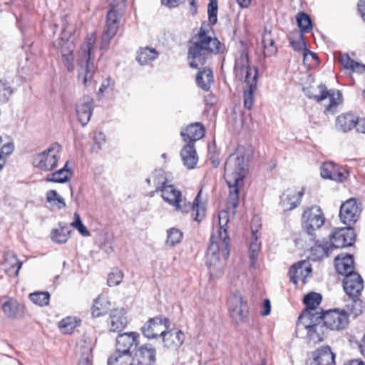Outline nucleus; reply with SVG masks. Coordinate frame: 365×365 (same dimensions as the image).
Instances as JSON below:
<instances>
[{
    "mask_svg": "<svg viewBox=\"0 0 365 365\" xmlns=\"http://www.w3.org/2000/svg\"><path fill=\"white\" fill-rule=\"evenodd\" d=\"M225 47L215 36L209 25L201 26L190 41L187 52V61L192 68L203 66L212 55L221 53Z\"/></svg>",
    "mask_w": 365,
    "mask_h": 365,
    "instance_id": "f257e3e1",
    "label": "nucleus"
},
{
    "mask_svg": "<svg viewBox=\"0 0 365 365\" xmlns=\"http://www.w3.org/2000/svg\"><path fill=\"white\" fill-rule=\"evenodd\" d=\"M246 173L245 155L238 149L229 156L225 164V178L230 188L227 205L228 209H232L233 214L239 205V187L243 183Z\"/></svg>",
    "mask_w": 365,
    "mask_h": 365,
    "instance_id": "f03ea898",
    "label": "nucleus"
},
{
    "mask_svg": "<svg viewBox=\"0 0 365 365\" xmlns=\"http://www.w3.org/2000/svg\"><path fill=\"white\" fill-rule=\"evenodd\" d=\"M158 192H160L163 200L174 207L177 211L182 213L191 212V216L194 220L200 222L205 216V207L200 203L201 190L197 193L192 203L183 198L180 190L176 189L173 185L163 186Z\"/></svg>",
    "mask_w": 365,
    "mask_h": 365,
    "instance_id": "7ed1b4c3",
    "label": "nucleus"
},
{
    "mask_svg": "<svg viewBox=\"0 0 365 365\" xmlns=\"http://www.w3.org/2000/svg\"><path fill=\"white\" fill-rule=\"evenodd\" d=\"M230 255V240L212 235L206 253V264L212 277H220Z\"/></svg>",
    "mask_w": 365,
    "mask_h": 365,
    "instance_id": "20e7f679",
    "label": "nucleus"
},
{
    "mask_svg": "<svg viewBox=\"0 0 365 365\" xmlns=\"http://www.w3.org/2000/svg\"><path fill=\"white\" fill-rule=\"evenodd\" d=\"M96 40L94 34L87 36L78 51V78L85 86L91 84L96 72V66L92 56Z\"/></svg>",
    "mask_w": 365,
    "mask_h": 365,
    "instance_id": "39448f33",
    "label": "nucleus"
},
{
    "mask_svg": "<svg viewBox=\"0 0 365 365\" xmlns=\"http://www.w3.org/2000/svg\"><path fill=\"white\" fill-rule=\"evenodd\" d=\"M306 314L298 317L295 330L297 336L314 344L322 342L326 336L327 329L321 319V316L308 319Z\"/></svg>",
    "mask_w": 365,
    "mask_h": 365,
    "instance_id": "423d86ee",
    "label": "nucleus"
},
{
    "mask_svg": "<svg viewBox=\"0 0 365 365\" xmlns=\"http://www.w3.org/2000/svg\"><path fill=\"white\" fill-rule=\"evenodd\" d=\"M125 9L124 0H115L110 4L107 12L105 29L101 38L100 48L108 47L111 39L115 36L119 28V21L122 18Z\"/></svg>",
    "mask_w": 365,
    "mask_h": 365,
    "instance_id": "0eeeda50",
    "label": "nucleus"
},
{
    "mask_svg": "<svg viewBox=\"0 0 365 365\" xmlns=\"http://www.w3.org/2000/svg\"><path fill=\"white\" fill-rule=\"evenodd\" d=\"M247 55L242 56L236 61L235 69L236 72H240L241 75L245 74V82L248 89L244 91V106L250 110L254 103V92L257 89L258 70L256 67H251L248 64Z\"/></svg>",
    "mask_w": 365,
    "mask_h": 365,
    "instance_id": "6e6552de",
    "label": "nucleus"
},
{
    "mask_svg": "<svg viewBox=\"0 0 365 365\" xmlns=\"http://www.w3.org/2000/svg\"><path fill=\"white\" fill-rule=\"evenodd\" d=\"M324 223L325 217L320 207L314 205L304 210L302 215V226L303 230L310 236V240H315L316 231Z\"/></svg>",
    "mask_w": 365,
    "mask_h": 365,
    "instance_id": "1a4fd4ad",
    "label": "nucleus"
},
{
    "mask_svg": "<svg viewBox=\"0 0 365 365\" xmlns=\"http://www.w3.org/2000/svg\"><path fill=\"white\" fill-rule=\"evenodd\" d=\"M61 152V145L52 143L46 150L34 155L32 164L41 170L51 171L57 166Z\"/></svg>",
    "mask_w": 365,
    "mask_h": 365,
    "instance_id": "9d476101",
    "label": "nucleus"
},
{
    "mask_svg": "<svg viewBox=\"0 0 365 365\" xmlns=\"http://www.w3.org/2000/svg\"><path fill=\"white\" fill-rule=\"evenodd\" d=\"M228 309L232 321L239 324L246 322L248 319L249 308L239 292H233L228 299Z\"/></svg>",
    "mask_w": 365,
    "mask_h": 365,
    "instance_id": "9b49d317",
    "label": "nucleus"
},
{
    "mask_svg": "<svg viewBox=\"0 0 365 365\" xmlns=\"http://www.w3.org/2000/svg\"><path fill=\"white\" fill-rule=\"evenodd\" d=\"M319 93L315 95H309L310 98L321 102L329 98V103L326 107L324 112L326 113H334L339 105L342 103V96L339 91L327 90V86L324 83H321L317 86Z\"/></svg>",
    "mask_w": 365,
    "mask_h": 365,
    "instance_id": "f8f14e48",
    "label": "nucleus"
},
{
    "mask_svg": "<svg viewBox=\"0 0 365 365\" xmlns=\"http://www.w3.org/2000/svg\"><path fill=\"white\" fill-rule=\"evenodd\" d=\"M170 324L168 318L158 316L150 319L141 328L143 336L148 339H155L162 336L164 331L170 328Z\"/></svg>",
    "mask_w": 365,
    "mask_h": 365,
    "instance_id": "ddd939ff",
    "label": "nucleus"
},
{
    "mask_svg": "<svg viewBox=\"0 0 365 365\" xmlns=\"http://www.w3.org/2000/svg\"><path fill=\"white\" fill-rule=\"evenodd\" d=\"M321 319L327 329L341 330L349 324V316L344 311L331 309L322 313Z\"/></svg>",
    "mask_w": 365,
    "mask_h": 365,
    "instance_id": "4468645a",
    "label": "nucleus"
},
{
    "mask_svg": "<svg viewBox=\"0 0 365 365\" xmlns=\"http://www.w3.org/2000/svg\"><path fill=\"white\" fill-rule=\"evenodd\" d=\"M356 235L351 226L334 229L330 235L331 245L335 248L351 246L355 242Z\"/></svg>",
    "mask_w": 365,
    "mask_h": 365,
    "instance_id": "2eb2a0df",
    "label": "nucleus"
},
{
    "mask_svg": "<svg viewBox=\"0 0 365 365\" xmlns=\"http://www.w3.org/2000/svg\"><path fill=\"white\" fill-rule=\"evenodd\" d=\"M53 47L59 51L61 54L62 62L68 72L74 70L73 51L75 46L72 41L61 38L53 43Z\"/></svg>",
    "mask_w": 365,
    "mask_h": 365,
    "instance_id": "dca6fc26",
    "label": "nucleus"
},
{
    "mask_svg": "<svg viewBox=\"0 0 365 365\" xmlns=\"http://www.w3.org/2000/svg\"><path fill=\"white\" fill-rule=\"evenodd\" d=\"M321 176L337 182H344L349 175V172L344 168L329 161L324 163L321 168Z\"/></svg>",
    "mask_w": 365,
    "mask_h": 365,
    "instance_id": "f3484780",
    "label": "nucleus"
},
{
    "mask_svg": "<svg viewBox=\"0 0 365 365\" xmlns=\"http://www.w3.org/2000/svg\"><path fill=\"white\" fill-rule=\"evenodd\" d=\"M360 213L361 210L356 200L351 198L341 205L339 217L344 224L351 226L358 221Z\"/></svg>",
    "mask_w": 365,
    "mask_h": 365,
    "instance_id": "a211bd4d",
    "label": "nucleus"
},
{
    "mask_svg": "<svg viewBox=\"0 0 365 365\" xmlns=\"http://www.w3.org/2000/svg\"><path fill=\"white\" fill-rule=\"evenodd\" d=\"M140 334L137 332H125L116 338L115 350L133 355L139 344Z\"/></svg>",
    "mask_w": 365,
    "mask_h": 365,
    "instance_id": "6ab92c4d",
    "label": "nucleus"
},
{
    "mask_svg": "<svg viewBox=\"0 0 365 365\" xmlns=\"http://www.w3.org/2000/svg\"><path fill=\"white\" fill-rule=\"evenodd\" d=\"M133 365H154L156 361V351L151 344L140 346L133 355Z\"/></svg>",
    "mask_w": 365,
    "mask_h": 365,
    "instance_id": "aec40b11",
    "label": "nucleus"
},
{
    "mask_svg": "<svg viewBox=\"0 0 365 365\" xmlns=\"http://www.w3.org/2000/svg\"><path fill=\"white\" fill-rule=\"evenodd\" d=\"M312 272V265L309 261H299L293 264L289 270L290 281L294 284H297L299 281L306 284L307 279L311 277Z\"/></svg>",
    "mask_w": 365,
    "mask_h": 365,
    "instance_id": "412c9836",
    "label": "nucleus"
},
{
    "mask_svg": "<svg viewBox=\"0 0 365 365\" xmlns=\"http://www.w3.org/2000/svg\"><path fill=\"white\" fill-rule=\"evenodd\" d=\"M303 195V189L297 190L289 188L280 196L279 206L284 212L292 210L301 203Z\"/></svg>",
    "mask_w": 365,
    "mask_h": 365,
    "instance_id": "4be33fe9",
    "label": "nucleus"
},
{
    "mask_svg": "<svg viewBox=\"0 0 365 365\" xmlns=\"http://www.w3.org/2000/svg\"><path fill=\"white\" fill-rule=\"evenodd\" d=\"M322 295L317 292H310L304 297L303 302L306 305V309L302 312L299 317H302L307 314L308 319L321 316L323 313L322 309L318 310V307L322 302Z\"/></svg>",
    "mask_w": 365,
    "mask_h": 365,
    "instance_id": "5701e85b",
    "label": "nucleus"
},
{
    "mask_svg": "<svg viewBox=\"0 0 365 365\" xmlns=\"http://www.w3.org/2000/svg\"><path fill=\"white\" fill-rule=\"evenodd\" d=\"M93 98L89 96H84L81 98L76 105V111L80 123L85 126L91 120L93 113Z\"/></svg>",
    "mask_w": 365,
    "mask_h": 365,
    "instance_id": "b1692460",
    "label": "nucleus"
},
{
    "mask_svg": "<svg viewBox=\"0 0 365 365\" xmlns=\"http://www.w3.org/2000/svg\"><path fill=\"white\" fill-rule=\"evenodd\" d=\"M344 289L351 298L359 297L364 289V281L357 272L346 274L343 281Z\"/></svg>",
    "mask_w": 365,
    "mask_h": 365,
    "instance_id": "393cba45",
    "label": "nucleus"
},
{
    "mask_svg": "<svg viewBox=\"0 0 365 365\" xmlns=\"http://www.w3.org/2000/svg\"><path fill=\"white\" fill-rule=\"evenodd\" d=\"M360 123L359 118L352 112L343 113L337 116L335 121V128L337 131L347 133L358 126Z\"/></svg>",
    "mask_w": 365,
    "mask_h": 365,
    "instance_id": "a878e982",
    "label": "nucleus"
},
{
    "mask_svg": "<svg viewBox=\"0 0 365 365\" xmlns=\"http://www.w3.org/2000/svg\"><path fill=\"white\" fill-rule=\"evenodd\" d=\"M161 337L163 346L173 350L178 349L185 340L184 333L178 329L165 330Z\"/></svg>",
    "mask_w": 365,
    "mask_h": 365,
    "instance_id": "bb28decb",
    "label": "nucleus"
},
{
    "mask_svg": "<svg viewBox=\"0 0 365 365\" xmlns=\"http://www.w3.org/2000/svg\"><path fill=\"white\" fill-rule=\"evenodd\" d=\"M205 130L204 126L200 123H192L180 133L183 140L188 143L195 142L204 137Z\"/></svg>",
    "mask_w": 365,
    "mask_h": 365,
    "instance_id": "cd10ccee",
    "label": "nucleus"
},
{
    "mask_svg": "<svg viewBox=\"0 0 365 365\" xmlns=\"http://www.w3.org/2000/svg\"><path fill=\"white\" fill-rule=\"evenodd\" d=\"M127 317L123 309H114L110 314V331L119 332L123 330L127 325Z\"/></svg>",
    "mask_w": 365,
    "mask_h": 365,
    "instance_id": "c85d7f7f",
    "label": "nucleus"
},
{
    "mask_svg": "<svg viewBox=\"0 0 365 365\" xmlns=\"http://www.w3.org/2000/svg\"><path fill=\"white\" fill-rule=\"evenodd\" d=\"M314 361L316 365H334L335 354L331 351L329 346H322L317 349L313 354Z\"/></svg>",
    "mask_w": 365,
    "mask_h": 365,
    "instance_id": "c756f323",
    "label": "nucleus"
},
{
    "mask_svg": "<svg viewBox=\"0 0 365 365\" xmlns=\"http://www.w3.org/2000/svg\"><path fill=\"white\" fill-rule=\"evenodd\" d=\"M335 267L339 274L346 276L355 273L354 272V258L351 255H339L334 259Z\"/></svg>",
    "mask_w": 365,
    "mask_h": 365,
    "instance_id": "7c9ffc66",
    "label": "nucleus"
},
{
    "mask_svg": "<svg viewBox=\"0 0 365 365\" xmlns=\"http://www.w3.org/2000/svg\"><path fill=\"white\" fill-rule=\"evenodd\" d=\"M180 156L183 165L188 169H192L198 161V156L194 143H187L181 150Z\"/></svg>",
    "mask_w": 365,
    "mask_h": 365,
    "instance_id": "2f4dec72",
    "label": "nucleus"
},
{
    "mask_svg": "<svg viewBox=\"0 0 365 365\" xmlns=\"http://www.w3.org/2000/svg\"><path fill=\"white\" fill-rule=\"evenodd\" d=\"M333 249L332 245L327 241H316L311 248V255L314 261L320 260L324 257H328Z\"/></svg>",
    "mask_w": 365,
    "mask_h": 365,
    "instance_id": "473e14b6",
    "label": "nucleus"
},
{
    "mask_svg": "<svg viewBox=\"0 0 365 365\" xmlns=\"http://www.w3.org/2000/svg\"><path fill=\"white\" fill-rule=\"evenodd\" d=\"M213 82V73L210 68H204L200 71L196 76L197 86L204 91H208Z\"/></svg>",
    "mask_w": 365,
    "mask_h": 365,
    "instance_id": "72a5a7b5",
    "label": "nucleus"
},
{
    "mask_svg": "<svg viewBox=\"0 0 365 365\" xmlns=\"http://www.w3.org/2000/svg\"><path fill=\"white\" fill-rule=\"evenodd\" d=\"M107 365H133V355L115 350L108 358Z\"/></svg>",
    "mask_w": 365,
    "mask_h": 365,
    "instance_id": "f704fd0d",
    "label": "nucleus"
},
{
    "mask_svg": "<svg viewBox=\"0 0 365 365\" xmlns=\"http://www.w3.org/2000/svg\"><path fill=\"white\" fill-rule=\"evenodd\" d=\"M158 52L149 47L140 48L137 52L136 60L140 65H148L157 58Z\"/></svg>",
    "mask_w": 365,
    "mask_h": 365,
    "instance_id": "c9c22d12",
    "label": "nucleus"
},
{
    "mask_svg": "<svg viewBox=\"0 0 365 365\" xmlns=\"http://www.w3.org/2000/svg\"><path fill=\"white\" fill-rule=\"evenodd\" d=\"M259 236L251 237V242L249 248L250 266L252 268H256L257 265L258 255L261 249V242L259 240Z\"/></svg>",
    "mask_w": 365,
    "mask_h": 365,
    "instance_id": "e433bc0d",
    "label": "nucleus"
},
{
    "mask_svg": "<svg viewBox=\"0 0 365 365\" xmlns=\"http://www.w3.org/2000/svg\"><path fill=\"white\" fill-rule=\"evenodd\" d=\"M68 164V162L67 161L62 168L52 173L51 177L48 178L46 180L58 183L68 181L72 176V172L70 169L67 168Z\"/></svg>",
    "mask_w": 365,
    "mask_h": 365,
    "instance_id": "4c0bfd02",
    "label": "nucleus"
},
{
    "mask_svg": "<svg viewBox=\"0 0 365 365\" xmlns=\"http://www.w3.org/2000/svg\"><path fill=\"white\" fill-rule=\"evenodd\" d=\"M110 304L107 299L103 296H98L95 299L92 308V314L94 317H98L105 314L109 309Z\"/></svg>",
    "mask_w": 365,
    "mask_h": 365,
    "instance_id": "58836bf2",
    "label": "nucleus"
},
{
    "mask_svg": "<svg viewBox=\"0 0 365 365\" xmlns=\"http://www.w3.org/2000/svg\"><path fill=\"white\" fill-rule=\"evenodd\" d=\"M19 304L14 298H9L2 304V310L8 318L14 319L19 312Z\"/></svg>",
    "mask_w": 365,
    "mask_h": 365,
    "instance_id": "ea45409f",
    "label": "nucleus"
},
{
    "mask_svg": "<svg viewBox=\"0 0 365 365\" xmlns=\"http://www.w3.org/2000/svg\"><path fill=\"white\" fill-rule=\"evenodd\" d=\"M4 266L11 274L13 273L17 276L22 266V262L17 259L16 255H8L4 259Z\"/></svg>",
    "mask_w": 365,
    "mask_h": 365,
    "instance_id": "a19ab883",
    "label": "nucleus"
},
{
    "mask_svg": "<svg viewBox=\"0 0 365 365\" xmlns=\"http://www.w3.org/2000/svg\"><path fill=\"white\" fill-rule=\"evenodd\" d=\"M262 43L264 46V54L266 57L272 56L277 51V48L274 44V41L271 36V31H265L263 35Z\"/></svg>",
    "mask_w": 365,
    "mask_h": 365,
    "instance_id": "79ce46f5",
    "label": "nucleus"
},
{
    "mask_svg": "<svg viewBox=\"0 0 365 365\" xmlns=\"http://www.w3.org/2000/svg\"><path fill=\"white\" fill-rule=\"evenodd\" d=\"M296 19L302 35L312 31V23L310 16L307 14L299 12L297 14Z\"/></svg>",
    "mask_w": 365,
    "mask_h": 365,
    "instance_id": "37998d69",
    "label": "nucleus"
},
{
    "mask_svg": "<svg viewBox=\"0 0 365 365\" xmlns=\"http://www.w3.org/2000/svg\"><path fill=\"white\" fill-rule=\"evenodd\" d=\"M153 181L157 192H158L163 186H167L170 182L167 176V173L163 170H156L153 173Z\"/></svg>",
    "mask_w": 365,
    "mask_h": 365,
    "instance_id": "c03bdc74",
    "label": "nucleus"
},
{
    "mask_svg": "<svg viewBox=\"0 0 365 365\" xmlns=\"http://www.w3.org/2000/svg\"><path fill=\"white\" fill-rule=\"evenodd\" d=\"M218 220H219V235L217 237L230 240V238L227 235V223L229 222V215L227 211L221 210L218 214Z\"/></svg>",
    "mask_w": 365,
    "mask_h": 365,
    "instance_id": "a18cd8bd",
    "label": "nucleus"
},
{
    "mask_svg": "<svg viewBox=\"0 0 365 365\" xmlns=\"http://www.w3.org/2000/svg\"><path fill=\"white\" fill-rule=\"evenodd\" d=\"M46 201L52 206L61 209L66 207L64 199L54 190H50L46 195Z\"/></svg>",
    "mask_w": 365,
    "mask_h": 365,
    "instance_id": "49530a36",
    "label": "nucleus"
},
{
    "mask_svg": "<svg viewBox=\"0 0 365 365\" xmlns=\"http://www.w3.org/2000/svg\"><path fill=\"white\" fill-rule=\"evenodd\" d=\"M71 232V230H70L68 227H62L60 230H53L51 232V238L54 242L57 243H66L69 238Z\"/></svg>",
    "mask_w": 365,
    "mask_h": 365,
    "instance_id": "de8ad7c7",
    "label": "nucleus"
},
{
    "mask_svg": "<svg viewBox=\"0 0 365 365\" xmlns=\"http://www.w3.org/2000/svg\"><path fill=\"white\" fill-rule=\"evenodd\" d=\"M0 143H3L1 148L0 156L6 159L14 150V142L10 137L4 135L0 136Z\"/></svg>",
    "mask_w": 365,
    "mask_h": 365,
    "instance_id": "09e8293b",
    "label": "nucleus"
},
{
    "mask_svg": "<svg viewBox=\"0 0 365 365\" xmlns=\"http://www.w3.org/2000/svg\"><path fill=\"white\" fill-rule=\"evenodd\" d=\"M29 299L34 304L43 307L48 304L50 294L48 292H36L30 294Z\"/></svg>",
    "mask_w": 365,
    "mask_h": 365,
    "instance_id": "8fccbe9b",
    "label": "nucleus"
},
{
    "mask_svg": "<svg viewBox=\"0 0 365 365\" xmlns=\"http://www.w3.org/2000/svg\"><path fill=\"white\" fill-rule=\"evenodd\" d=\"M78 324L76 319L72 317H66L59 322L58 327L63 334H71Z\"/></svg>",
    "mask_w": 365,
    "mask_h": 365,
    "instance_id": "3c124183",
    "label": "nucleus"
},
{
    "mask_svg": "<svg viewBox=\"0 0 365 365\" xmlns=\"http://www.w3.org/2000/svg\"><path fill=\"white\" fill-rule=\"evenodd\" d=\"M349 310L354 317L360 315L365 309V304L358 297L352 298L351 304L348 305Z\"/></svg>",
    "mask_w": 365,
    "mask_h": 365,
    "instance_id": "603ef678",
    "label": "nucleus"
},
{
    "mask_svg": "<svg viewBox=\"0 0 365 365\" xmlns=\"http://www.w3.org/2000/svg\"><path fill=\"white\" fill-rule=\"evenodd\" d=\"M182 233L179 230L171 228L168 231V237L166 243L170 246H174L181 242Z\"/></svg>",
    "mask_w": 365,
    "mask_h": 365,
    "instance_id": "864d4df0",
    "label": "nucleus"
},
{
    "mask_svg": "<svg viewBox=\"0 0 365 365\" xmlns=\"http://www.w3.org/2000/svg\"><path fill=\"white\" fill-rule=\"evenodd\" d=\"M71 225L76 228L83 237H86L90 235L88 230L81 222L80 215L78 212L74 213L73 221L71 223Z\"/></svg>",
    "mask_w": 365,
    "mask_h": 365,
    "instance_id": "5fc2aeb1",
    "label": "nucleus"
},
{
    "mask_svg": "<svg viewBox=\"0 0 365 365\" xmlns=\"http://www.w3.org/2000/svg\"><path fill=\"white\" fill-rule=\"evenodd\" d=\"M13 91L6 81L0 80V104L8 101Z\"/></svg>",
    "mask_w": 365,
    "mask_h": 365,
    "instance_id": "6e6d98bb",
    "label": "nucleus"
},
{
    "mask_svg": "<svg viewBox=\"0 0 365 365\" xmlns=\"http://www.w3.org/2000/svg\"><path fill=\"white\" fill-rule=\"evenodd\" d=\"M217 1L210 0V2L207 6L208 19L210 24L212 25L215 24L217 21Z\"/></svg>",
    "mask_w": 365,
    "mask_h": 365,
    "instance_id": "4d7b16f0",
    "label": "nucleus"
},
{
    "mask_svg": "<svg viewBox=\"0 0 365 365\" xmlns=\"http://www.w3.org/2000/svg\"><path fill=\"white\" fill-rule=\"evenodd\" d=\"M78 365H93L92 348L91 346L83 348Z\"/></svg>",
    "mask_w": 365,
    "mask_h": 365,
    "instance_id": "13d9d810",
    "label": "nucleus"
},
{
    "mask_svg": "<svg viewBox=\"0 0 365 365\" xmlns=\"http://www.w3.org/2000/svg\"><path fill=\"white\" fill-rule=\"evenodd\" d=\"M123 278V273L122 271L116 269L108 275L107 283L108 286L118 285Z\"/></svg>",
    "mask_w": 365,
    "mask_h": 365,
    "instance_id": "bf43d9fd",
    "label": "nucleus"
},
{
    "mask_svg": "<svg viewBox=\"0 0 365 365\" xmlns=\"http://www.w3.org/2000/svg\"><path fill=\"white\" fill-rule=\"evenodd\" d=\"M338 60L344 69L349 71L351 67H353V64L355 61L350 58L348 53H340Z\"/></svg>",
    "mask_w": 365,
    "mask_h": 365,
    "instance_id": "052dcab7",
    "label": "nucleus"
},
{
    "mask_svg": "<svg viewBox=\"0 0 365 365\" xmlns=\"http://www.w3.org/2000/svg\"><path fill=\"white\" fill-rule=\"evenodd\" d=\"M291 46L296 51H304L306 48L305 41H304L303 35L300 34L299 38L296 41H291Z\"/></svg>",
    "mask_w": 365,
    "mask_h": 365,
    "instance_id": "680f3d73",
    "label": "nucleus"
},
{
    "mask_svg": "<svg viewBox=\"0 0 365 365\" xmlns=\"http://www.w3.org/2000/svg\"><path fill=\"white\" fill-rule=\"evenodd\" d=\"M260 219L258 216H255L251 222V230H252V237H255V235H258V231L261 228Z\"/></svg>",
    "mask_w": 365,
    "mask_h": 365,
    "instance_id": "e2e57ef3",
    "label": "nucleus"
},
{
    "mask_svg": "<svg viewBox=\"0 0 365 365\" xmlns=\"http://www.w3.org/2000/svg\"><path fill=\"white\" fill-rule=\"evenodd\" d=\"M114 85V82L110 77H108L106 80H104L101 84V86L99 88V91L101 93H104L108 88H113Z\"/></svg>",
    "mask_w": 365,
    "mask_h": 365,
    "instance_id": "0e129e2a",
    "label": "nucleus"
},
{
    "mask_svg": "<svg viewBox=\"0 0 365 365\" xmlns=\"http://www.w3.org/2000/svg\"><path fill=\"white\" fill-rule=\"evenodd\" d=\"M185 0H161L163 5L168 8H175L182 4Z\"/></svg>",
    "mask_w": 365,
    "mask_h": 365,
    "instance_id": "69168bd1",
    "label": "nucleus"
},
{
    "mask_svg": "<svg viewBox=\"0 0 365 365\" xmlns=\"http://www.w3.org/2000/svg\"><path fill=\"white\" fill-rule=\"evenodd\" d=\"M94 141L98 145V148H101V145L106 142V135L104 133L99 132L94 135Z\"/></svg>",
    "mask_w": 365,
    "mask_h": 365,
    "instance_id": "338daca9",
    "label": "nucleus"
},
{
    "mask_svg": "<svg viewBox=\"0 0 365 365\" xmlns=\"http://www.w3.org/2000/svg\"><path fill=\"white\" fill-rule=\"evenodd\" d=\"M350 71L352 72L363 73L365 72V65L362 64L361 63L354 61V63L353 64V67H351Z\"/></svg>",
    "mask_w": 365,
    "mask_h": 365,
    "instance_id": "774afa93",
    "label": "nucleus"
}]
</instances>
